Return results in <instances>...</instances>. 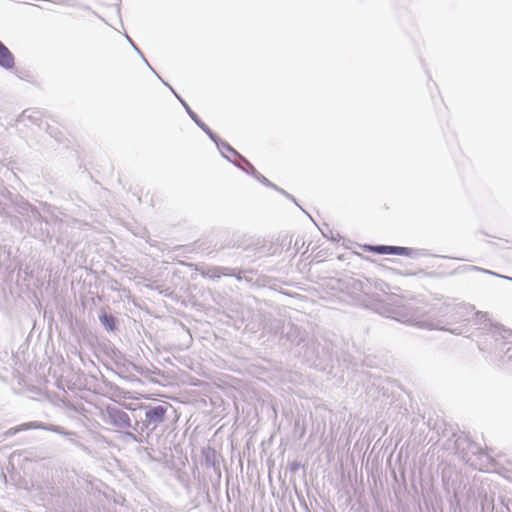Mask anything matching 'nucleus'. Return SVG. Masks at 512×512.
Masks as SVG:
<instances>
[{
	"mask_svg": "<svg viewBox=\"0 0 512 512\" xmlns=\"http://www.w3.org/2000/svg\"><path fill=\"white\" fill-rule=\"evenodd\" d=\"M365 251L375 252L378 254H395L402 256H409L412 252L410 248L407 247H398V246H364Z\"/></svg>",
	"mask_w": 512,
	"mask_h": 512,
	"instance_id": "obj_1",
	"label": "nucleus"
},
{
	"mask_svg": "<svg viewBox=\"0 0 512 512\" xmlns=\"http://www.w3.org/2000/svg\"><path fill=\"white\" fill-rule=\"evenodd\" d=\"M0 66L5 69H13L15 59L10 50L0 41Z\"/></svg>",
	"mask_w": 512,
	"mask_h": 512,
	"instance_id": "obj_2",
	"label": "nucleus"
},
{
	"mask_svg": "<svg viewBox=\"0 0 512 512\" xmlns=\"http://www.w3.org/2000/svg\"><path fill=\"white\" fill-rule=\"evenodd\" d=\"M166 408L163 406H156L146 411V420L148 424H157L164 420Z\"/></svg>",
	"mask_w": 512,
	"mask_h": 512,
	"instance_id": "obj_3",
	"label": "nucleus"
},
{
	"mask_svg": "<svg viewBox=\"0 0 512 512\" xmlns=\"http://www.w3.org/2000/svg\"><path fill=\"white\" fill-rule=\"evenodd\" d=\"M100 322L108 331L116 330V319L114 316L106 314L105 312L101 313L99 316Z\"/></svg>",
	"mask_w": 512,
	"mask_h": 512,
	"instance_id": "obj_4",
	"label": "nucleus"
},
{
	"mask_svg": "<svg viewBox=\"0 0 512 512\" xmlns=\"http://www.w3.org/2000/svg\"><path fill=\"white\" fill-rule=\"evenodd\" d=\"M41 428H43V425L38 422H28V423H23L15 428H13V432L16 433V432L23 431V430L41 429Z\"/></svg>",
	"mask_w": 512,
	"mask_h": 512,
	"instance_id": "obj_5",
	"label": "nucleus"
}]
</instances>
